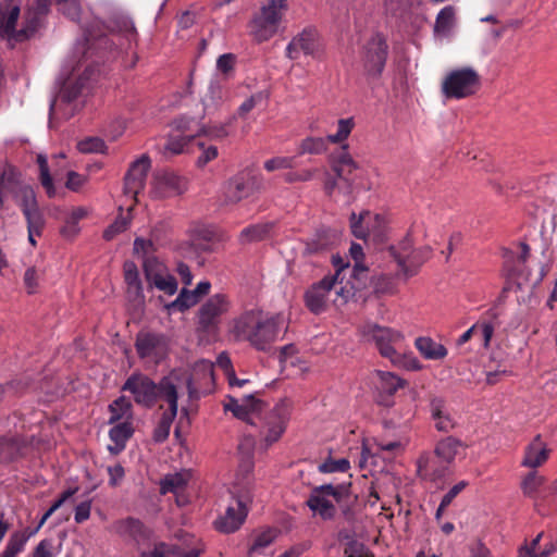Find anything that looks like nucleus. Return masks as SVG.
<instances>
[{
	"label": "nucleus",
	"mask_w": 557,
	"mask_h": 557,
	"mask_svg": "<svg viewBox=\"0 0 557 557\" xmlns=\"http://www.w3.org/2000/svg\"><path fill=\"white\" fill-rule=\"evenodd\" d=\"M283 327L284 318L281 313L272 314L255 309L234 321L233 332L256 349L265 350L278 339Z\"/></svg>",
	"instance_id": "f257e3e1"
},
{
	"label": "nucleus",
	"mask_w": 557,
	"mask_h": 557,
	"mask_svg": "<svg viewBox=\"0 0 557 557\" xmlns=\"http://www.w3.org/2000/svg\"><path fill=\"white\" fill-rule=\"evenodd\" d=\"M359 287L360 284L351 281L344 282L342 269H339L334 275L323 277L307 290L306 305L314 313L326 310L331 304L342 307L355 296Z\"/></svg>",
	"instance_id": "f03ea898"
},
{
	"label": "nucleus",
	"mask_w": 557,
	"mask_h": 557,
	"mask_svg": "<svg viewBox=\"0 0 557 557\" xmlns=\"http://www.w3.org/2000/svg\"><path fill=\"white\" fill-rule=\"evenodd\" d=\"M330 165L332 172L324 166L322 168V186L325 194L333 196L338 189V181H342L344 185L339 190L346 196H351L357 189L351 176L360 169V165L352 158L347 146H344L339 152L330 157Z\"/></svg>",
	"instance_id": "7ed1b4c3"
},
{
	"label": "nucleus",
	"mask_w": 557,
	"mask_h": 557,
	"mask_svg": "<svg viewBox=\"0 0 557 557\" xmlns=\"http://www.w3.org/2000/svg\"><path fill=\"white\" fill-rule=\"evenodd\" d=\"M292 413V404L282 399L268 411H263L261 419L257 420L259 426L260 445L268 449L278 442L286 431Z\"/></svg>",
	"instance_id": "20e7f679"
},
{
	"label": "nucleus",
	"mask_w": 557,
	"mask_h": 557,
	"mask_svg": "<svg viewBox=\"0 0 557 557\" xmlns=\"http://www.w3.org/2000/svg\"><path fill=\"white\" fill-rule=\"evenodd\" d=\"M481 88V76L472 66L449 71L441 85V91L447 99H463L475 95Z\"/></svg>",
	"instance_id": "39448f33"
},
{
	"label": "nucleus",
	"mask_w": 557,
	"mask_h": 557,
	"mask_svg": "<svg viewBox=\"0 0 557 557\" xmlns=\"http://www.w3.org/2000/svg\"><path fill=\"white\" fill-rule=\"evenodd\" d=\"M182 380L177 373H170L161 380V399L166 401L169 409L162 414L159 425L154 430L153 438L163 442L168 438L171 425L177 414V398Z\"/></svg>",
	"instance_id": "423d86ee"
},
{
	"label": "nucleus",
	"mask_w": 557,
	"mask_h": 557,
	"mask_svg": "<svg viewBox=\"0 0 557 557\" xmlns=\"http://www.w3.org/2000/svg\"><path fill=\"white\" fill-rule=\"evenodd\" d=\"M394 258L397 261L399 272L406 278L417 274L419 268L432 256V248L428 245L413 247L410 238L401 240L393 248Z\"/></svg>",
	"instance_id": "0eeeda50"
},
{
	"label": "nucleus",
	"mask_w": 557,
	"mask_h": 557,
	"mask_svg": "<svg viewBox=\"0 0 557 557\" xmlns=\"http://www.w3.org/2000/svg\"><path fill=\"white\" fill-rule=\"evenodd\" d=\"M366 341L373 343L383 358L391 360L401 348L405 336L400 331L375 323L366 324L361 330Z\"/></svg>",
	"instance_id": "6e6552de"
},
{
	"label": "nucleus",
	"mask_w": 557,
	"mask_h": 557,
	"mask_svg": "<svg viewBox=\"0 0 557 557\" xmlns=\"http://www.w3.org/2000/svg\"><path fill=\"white\" fill-rule=\"evenodd\" d=\"M346 492L343 486L322 485L315 487L306 504L314 516L327 520L334 517L336 509L335 503H338Z\"/></svg>",
	"instance_id": "1a4fd4ad"
},
{
	"label": "nucleus",
	"mask_w": 557,
	"mask_h": 557,
	"mask_svg": "<svg viewBox=\"0 0 557 557\" xmlns=\"http://www.w3.org/2000/svg\"><path fill=\"white\" fill-rule=\"evenodd\" d=\"M123 391L133 395L137 405L152 407L161 399V382L157 385L151 379L141 373H133L124 383Z\"/></svg>",
	"instance_id": "9d476101"
},
{
	"label": "nucleus",
	"mask_w": 557,
	"mask_h": 557,
	"mask_svg": "<svg viewBox=\"0 0 557 557\" xmlns=\"http://www.w3.org/2000/svg\"><path fill=\"white\" fill-rule=\"evenodd\" d=\"M231 309V300L227 295L219 293L208 298L197 313L198 324L203 331L216 330L221 317Z\"/></svg>",
	"instance_id": "9b49d317"
},
{
	"label": "nucleus",
	"mask_w": 557,
	"mask_h": 557,
	"mask_svg": "<svg viewBox=\"0 0 557 557\" xmlns=\"http://www.w3.org/2000/svg\"><path fill=\"white\" fill-rule=\"evenodd\" d=\"M143 268L150 287H156L169 296L177 292V282L163 262L154 257H149L145 259Z\"/></svg>",
	"instance_id": "f8f14e48"
},
{
	"label": "nucleus",
	"mask_w": 557,
	"mask_h": 557,
	"mask_svg": "<svg viewBox=\"0 0 557 557\" xmlns=\"http://www.w3.org/2000/svg\"><path fill=\"white\" fill-rule=\"evenodd\" d=\"M224 409L231 411L237 419L253 425L257 424L258 419H261V414L264 411V404L253 395H247L242 399L227 396Z\"/></svg>",
	"instance_id": "ddd939ff"
},
{
	"label": "nucleus",
	"mask_w": 557,
	"mask_h": 557,
	"mask_svg": "<svg viewBox=\"0 0 557 557\" xmlns=\"http://www.w3.org/2000/svg\"><path fill=\"white\" fill-rule=\"evenodd\" d=\"M187 182L173 172H158L151 181L150 196L153 199H168L182 195Z\"/></svg>",
	"instance_id": "4468645a"
},
{
	"label": "nucleus",
	"mask_w": 557,
	"mask_h": 557,
	"mask_svg": "<svg viewBox=\"0 0 557 557\" xmlns=\"http://www.w3.org/2000/svg\"><path fill=\"white\" fill-rule=\"evenodd\" d=\"M151 161L146 154L140 156L129 166L124 182V193L133 200L144 189L147 174L150 170Z\"/></svg>",
	"instance_id": "2eb2a0df"
},
{
	"label": "nucleus",
	"mask_w": 557,
	"mask_h": 557,
	"mask_svg": "<svg viewBox=\"0 0 557 557\" xmlns=\"http://www.w3.org/2000/svg\"><path fill=\"white\" fill-rule=\"evenodd\" d=\"M21 13L18 0H3L0 2V35H16L15 25ZM37 27L33 21H27L25 28L17 35H27L29 32H36Z\"/></svg>",
	"instance_id": "dca6fc26"
},
{
	"label": "nucleus",
	"mask_w": 557,
	"mask_h": 557,
	"mask_svg": "<svg viewBox=\"0 0 557 557\" xmlns=\"http://www.w3.org/2000/svg\"><path fill=\"white\" fill-rule=\"evenodd\" d=\"M387 57V44L383 37H371L364 45V67L372 76L381 75Z\"/></svg>",
	"instance_id": "f3484780"
},
{
	"label": "nucleus",
	"mask_w": 557,
	"mask_h": 557,
	"mask_svg": "<svg viewBox=\"0 0 557 557\" xmlns=\"http://www.w3.org/2000/svg\"><path fill=\"white\" fill-rule=\"evenodd\" d=\"M248 499V495L233 498L227 506L225 513L216 520V529L225 533L236 531L243 524L247 516Z\"/></svg>",
	"instance_id": "a211bd4d"
},
{
	"label": "nucleus",
	"mask_w": 557,
	"mask_h": 557,
	"mask_svg": "<svg viewBox=\"0 0 557 557\" xmlns=\"http://www.w3.org/2000/svg\"><path fill=\"white\" fill-rule=\"evenodd\" d=\"M135 347L140 358L153 361H158L166 352V342L164 337L146 331L138 333Z\"/></svg>",
	"instance_id": "6ab92c4d"
},
{
	"label": "nucleus",
	"mask_w": 557,
	"mask_h": 557,
	"mask_svg": "<svg viewBox=\"0 0 557 557\" xmlns=\"http://www.w3.org/2000/svg\"><path fill=\"white\" fill-rule=\"evenodd\" d=\"M172 373H177L182 380L180 389L183 387L184 383H186L190 397L197 393L198 388H208L213 383V363L206 360L195 363L187 379H184L177 371H173Z\"/></svg>",
	"instance_id": "aec40b11"
},
{
	"label": "nucleus",
	"mask_w": 557,
	"mask_h": 557,
	"mask_svg": "<svg viewBox=\"0 0 557 557\" xmlns=\"http://www.w3.org/2000/svg\"><path fill=\"white\" fill-rule=\"evenodd\" d=\"M417 473L426 481L435 482L444 478L449 470L434 453H422L417 459Z\"/></svg>",
	"instance_id": "412c9836"
},
{
	"label": "nucleus",
	"mask_w": 557,
	"mask_h": 557,
	"mask_svg": "<svg viewBox=\"0 0 557 557\" xmlns=\"http://www.w3.org/2000/svg\"><path fill=\"white\" fill-rule=\"evenodd\" d=\"M429 411L434 423V428L438 432L449 433L456 428V419L447 408L443 398L432 397L429 404Z\"/></svg>",
	"instance_id": "4be33fe9"
},
{
	"label": "nucleus",
	"mask_w": 557,
	"mask_h": 557,
	"mask_svg": "<svg viewBox=\"0 0 557 557\" xmlns=\"http://www.w3.org/2000/svg\"><path fill=\"white\" fill-rule=\"evenodd\" d=\"M16 203L21 207L26 221L44 219L39 210L36 194L28 185H20L13 191Z\"/></svg>",
	"instance_id": "5701e85b"
},
{
	"label": "nucleus",
	"mask_w": 557,
	"mask_h": 557,
	"mask_svg": "<svg viewBox=\"0 0 557 557\" xmlns=\"http://www.w3.org/2000/svg\"><path fill=\"white\" fill-rule=\"evenodd\" d=\"M550 453L552 449L542 440L541 435H536L525 447L521 465L531 469L539 468L548 460Z\"/></svg>",
	"instance_id": "b1692460"
},
{
	"label": "nucleus",
	"mask_w": 557,
	"mask_h": 557,
	"mask_svg": "<svg viewBox=\"0 0 557 557\" xmlns=\"http://www.w3.org/2000/svg\"><path fill=\"white\" fill-rule=\"evenodd\" d=\"M253 183L251 178L237 175L231 178L224 186V198L227 203H236L253 194Z\"/></svg>",
	"instance_id": "393cba45"
},
{
	"label": "nucleus",
	"mask_w": 557,
	"mask_h": 557,
	"mask_svg": "<svg viewBox=\"0 0 557 557\" xmlns=\"http://www.w3.org/2000/svg\"><path fill=\"white\" fill-rule=\"evenodd\" d=\"M285 9L286 0H270L269 3L261 9V13L256 18V23L261 30L275 32L276 24L281 20L282 12Z\"/></svg>",
	"instance_id": "a878e982"
},
{
	"label": "nucleus",
	"mask_w": 557,
	"mask_h": 557,
	"mask_svg": "<svg viewBox=\"0 0 557 557\" xmlns=\"http://www.w3.org/2000/svg\"><path fill=\"white\" fill-rule=\"evenodd\" d=\"M466 449L462 441L454 436H447L440 440L435 447L434 454L440 457L441 461L449 469L456 458Z\"/></svg>",
	"instance_id": "bb28decb"
},
{
	"label": "nucleus",
	"mask_w": 557,
	"mask_h": 557,
	"mask_svg": "<svg viewBox=\"0 0 557 557\" xmlns=\"http://www.w3.org/2000/svg\"><path fill=\"white\" fill-rule=\"evenodd\" d=\"M91 209L89 207L81 206L72 208L64 218V223L60 228V233L67 239H73L79 232V222L89 216Z\"/></svg>",
	"instance_id": "cd10ccee"
},
{
	"label": "nucleus",
	"mask_w": 557,
	"mask_h": 557,
	"mask_svg": "<svg viewBox=\"0 0 557 557\" xmlns=\"http://www.w3.org/2000/svg\"><path fill=\"white\" fill-rule=\"evenodd\" d=\"M320 51V46L314 37H293L287 46V55L298 59L301 55H314Z\"/></svg>",
	"instance_id": "c85d7f7f"
},
{
	"label": "nucleus",
	"mask_w": 557,
	"mask_h": 557,
	"mask_svg": "<svg viewBox=\"0 0 557 557\" xmlns=\"http://www.w3.org/2000/svg\"><path fill=\"white\" fill-rule=\"evenodd\" d=\"M414 346L426 360H441L447 356L446 347L428 336L416 338Z\"/></svg>",
	"instance_id": "c756f323"
},
{
	"label": "nucleus",
	"mask_w": 557,
	"mask_h": 557,
	"mask_svg": "<svg viewBox=\"0 0 557 557\" xmlns=\"http://www.w3.org/2000/svg\"><path fill=\"white\" fill-rule=\"evenodd\" d=\"M191 479V472L189 470H182L180 472L170 473L165 475L160 482V492L162 494L182 493Z\"/></svg>",
	"instance_id": "7c9ffc66"
},
{
	"label": "nucleus",
	"mask_w": 557,
	"mask_h": 557,
	"mask_svg": "<svg viewBox=\"0 0 557 557\" xmlns=\"http://www.w3.org/2000/svg\"><path fill=\"white\" fill-rule=\"evenodd\" d=\"M379 215L371 213L370 211H362L359 215L352 213L350 218V227L352 234L357 238L366 239L374 223L377 221Z\"/></svg>",
	"instance_id": "2f4dec72"
},
{
	"label": "nucleus",
	"mask_w": 557,
	"mask_h": 557,
	"mask_svg": "<svg viewBox=\"0 0 557 557\" xmlns=\"http://www.w3.org/2000/svg\"><path fill=\"white\" fill-rule=\"evenodd\" d=\"M132 434L133 426L131 421H124L122 423L115 424L109 432L110 440L114 443L113 446H109V450L114 454L122 451Z\"/></svg>",
	"instance_id": "473e14b6"
},
{
	"label": "nucleus",
	"mask_w": 557,
	"mask_h": 557,
	"mask_svg": "<svg viewBox=\"0 0 557 557\" xmlns=\"http://www.w3.org/2000/svg\"><path fill=\"white\" fill-rule=\"evenodd\" d=\"M108 29L113 33L132 34L136 32L133 18L124 11L114 10L108 18Z\"/></svg>",
	"instance_id": "72a5a7b5"
},
{
	"label": "nucleus",
	"mask_w": 557,
	"mask_h": 557,
	"mask_svg": "<svg viewBox=\"0 0 557 557\" xmlns=\"http://www.w3.org/2000/svg\"><path fill=\"white\" fill-rule=\"evenodd\" d=\"M35 534L36 531H18L12 533L0 557H16L24 549L29 537Z\"/></svg>",
	"instance_id": "f704fd0d"
},
{
	"label": "nucleus",
	"mask_w": 557,
	"mask_h": 557,
	"mask_svg": "<svg viewBox=\"0 0 557 557\" xmlns=\"http://www.w3.org/2000/svg\"><path fill=\"white\" fill-rule=\"evenodd\" d=\"M109 423H115L120 420L129 421L133 417V406L125 396H120L109 406Z\"/></svg>",
	"instance_id": "c9c22d12"
},
{
	"label": "nucleus",
	"mask_w": 557,
	"mask_h": 557,
	"mask_svg": "<svg viewBox=\"0 0 557 557\" xmlns=\"http://www.w3.org/2000/svg\"><path fill=\"white\" fill-rule=\"evenodd\" d=\"M96 76L97 70L94 66L87 65L82 70V64L77 63V65L73 66L69 72L67 81L69 83L75 81L76 91L79 92L89 82L94 81Z\"/></svg>",
	"instance_id": "e433bc0d"
},
{
	"label": "nucleus",
	"mask_w": 557,
	"mask_h": 557,
	"mask_svg": "<svg viewBox=\"0 0 557 557\" xmlns=\"http://www.w3.org/2000/svg\"><path fill=\"white\" fill-rule=\"evenodd\" d=\"M123 272L128 293L134 294L135 297H143V284L137 265L133 261H126Z\"/></svg>",
	"instance_id": "4c0bfd02"
},
{
	"label": "nucleus",
	"mask_w": 557,
	"mask_h": 557,
	"mask_svg": "<svg viewBox=\"0 0 557 557\" xmlns=\"http://www.w3.org/2000/svg\"><path fill=\"white\" fill-rule=\"evenodd\" d=\"M277 534L278 532L273 529H269L257 534L249 549V557H258L259 555L265 554V550L275 541Z\"/></svg>",
	"instance_id": "58836bf2"
},
{
	"label": "nucleus",
	"mask_w": 557,
	"mask_h": 557,
	"mask_svg": "<svg viewBox=\"0 0 557 557\" xmlns=\"http://www.w3.org/2000/svg\"><path fill=\"white\" fill-rule=\"evenodd\" d=\"M395 367L408 371H420L423 366L412 351L397 350L389 360Z\"/></svg>",
	"instance_id": "ea45409f"
},
{
	"label": "nucleus",
	"mask_w": 557,
	"mask_h": 557,
	"mask_svg": "<svg viewBox=\"0 0 557 557\" xmlns=\"http://www.w3.org/2000/svg\"><path fill=\"white\" fill-rule=\"evenodd\" d=\"M44 273V270L37 265L26 268L23 275V284L28 295H35L39 292Z\"/></svg>",
	"instance_id": "a19ab883"
},
{
	"label": "nucleus",
	"mask_w": 557,
	"mask_h": 557,
	"mask_svg": "<svg viewBox=\"0 0 557 557\" xmlns=\"http://www.w3.org/2000/svg\"><path fill=\"white\" fill-rule=\"evenodd\" d=\"M327 139L317 136H308L304 138L299 145L298 150L300 154H322L327 150Z\"/></svg>",
	"instance_id": "79ce46f5"
},
{
	"label": "nucleus",
	"mask_w": 557,
	"mask_h": 557,
	"mask_svg": "<svg viewBox=\"0 0 557 557\" xmlns=\"http://www.w3.org/2000/svg\"><path fill=\"white\" fill-rule=\"evenodd\" d=\"M198 300L199 299L196 296L195 292L183 288L178 296L176 297V299L168 304L165 308L169 312H172L174 310L185 311L190 307L195 306L198 302Z\"/></svg>",
	"instance_id": "37998d69"
},
{
	"label": "nucleus",
	"mask_w": 557,
	"mask_h": 557,
	"mask_svg": "<svg viewBox=\"0 0 557 557\" xmlns=\"http://www.w3.org/2000/svg\"><path fill=\"white\" fill-rule=\"evenodd\" d=\"M37 163L39 165V180L45 188L47 195L49 198H53L57 195V189L53 184V180L50 175L49 166H48V160L45 154H38L37 156Z\"/></svg>",
	"instance_id": "c03bdc74"
},
{
	"label": "nucleus",
	"mask_w": 557,
	"mask_h": 557,
	"mask_svg": "<svg viewBox=\"0 0 557 557\" xmlns=\"http://www.w3.org/2000/svg\"><path fill=\"white\" fill-rule=\"evenodd\" d=\"M270 233V225L256 224L244 228L240 232L239 240L243 244H250L264 239Z\"/></svg>",
	"instance_id": "a18cd8bd"
},
{
	"label": "nucleus",
	"mask_w": 557,
	"mask_h": 557,
	"mask_svg": "<svg viewBox=\"0 0 557 557\" xmlns=\"http://www.w3.org/2000/svg\"><path fill=\"white\" fill-rule=\"evenodd\" d=\"M322 172L319 168H305L298 171H289L284 174V181L288 184L307 183L314 180Z\"/></svg>",
	"instance_id": "49530a36"
},
{
	"label": "nucleus",
	"mask_w": 557,
	"mask_h": 557,
	"mask_svg": "<svg viewBox=\"0 0 557 557\" xmlns=\"http://www.w3.org/2000/svg\"><path fill=\"white\" fill-rule=\"evenodd\" d=\"M355 127V121L352 117L341 119L337 122V131L335 134H331L326 139L332 144H341L347 140Z\"/></svg>",
	"instance_id": "de8ad7c7"
},
{
	"label": "nucleus",
	"mask_w": 557,
	"mask_h": 557,
	"mask_svg": "<svg viewBox=\"0 0 557 557\" xmlns=\"http://www.w3.org/2000/svg\"><path fill=\"white\" fill-rule=\"evenodd\" d=\"M376 376L380 381L381 387L385 389L389 395L405 386V382L392 372L376 371Z\"/></svg>",
	"instance_id": "09e8293b"
},
{
	"label": "nucleus",
	"mask_w": 557,
	"mask_h": 557,
	"mask_svg": "<svg viewBox=\"0 0 557 557\" xmlns=\"http://www.w3.org/2000/svg\"><path fill=\"white\" fill-rule=\"evenodd\" d=\"M455 22V11L453 7H445L440 11L434 25L435 33H447L451 29Z\"/></svg>",
	"instance_id": "8fccbe9b"
},
{
	"label": "nucleus",
	"mask_w": 557,
	"mask_h": 557,
	"mask_svg": "<svg viewBox=\"0 0 557 557\" xmlns=\"http://www.w3.org/2000/svg\"><path fill=\"white\" fill-rule=\"evenodd\" d=\"M77 149L83 153H106L108 147L99 137H87L77 143Z\"/></svg>",
	"instance_id": "3c124183"
},
{
	"label": "nucleus",
	"mask_w": 557,
	"mask_h": 557,
	"mask_svg": "<svg viewBox=\"0 0 557 557\" xmlns=\"http://www.w3.org/2000/svg\"><path fill=\"white\" fill-rule=\"evenodd\" d=\"M351 258L355 260V267L351 276L359 283L361 276L367 272V268L362 263L363 250L359 244H351L349 249Z\"/></svg>",
	"instance_id": "603ef678"
},
{
	"label": "nucleus",
	"mask_w": 557,
	"mask_h": 557,
	"mask_svg": "<svg viewBox=\"0 0 557 557\" xmlns=\"http://www.w3.org/2000/svg\"><path fill=\"white\" fill-rule=\"evenodd\" d=\"M194 137L195 134L170 136L164 149L172 154L182 153Z\"/></svg>",
	"instance_id": "864d4df0"
},
{
	"label": "nucleus",
	"mask_w": 557,
	"mask_h": 557,
	"mask_svg": "<svg viewBox=\"0 0 557 557\" xmlns=\"http://www.w3.org/2000/svg\"><path fill=\"white\" fill-rule=\"evenodd\" d=\"M224 101V91L220 84L213 82L209 85L208 92L202 102L206 108L215 107Z\"/></svg>",
	"instance_id": "5fc2aeb1"
},
{
	"label": "nucleus",
	"mask_w": 557,
	"mask_h": 557,
	"mask_svg": "<svg viewBox=\"0 0 557 557\" xmlns=\"http://www.w3.org/2000/svg\"><path fill=\"white\" fill-rule=\"evenodd\" d=\"M541 537L542 533L537 534V536L533 539L530 544L522 547L520 549V557H547L552 549L541 548L539 546Z\"/></svg>",
	"instance_id": "6e6d98bb"
},
{
	"label": "nucleus",
	"mask_w": 557,
	"mask_h": 557,
	"mask_svg": "<svg viewBox=\"0 0 557 557\" xmlns=\"http://www.w3.org/2000/svg\"><path fill=\"white\" fill-rule=\"evenodd\" d=\"M349 468L350 463L346 458H329L318 467L319 471L322 473L346 472Z\"/></svg>",
	"instance_id": "4d7b16f0"
},
{
	"label": "nucleus",
	"mask_w": 557,
	"mask_h": 557,
	"mask_svg": "<svg viewBox=\"0 0 557 557\" xmlns=\"http://www.w3.org/2000/svg\"><path fill=\"white\" fill-rule=\"evenodd\" d=\"M475 337L480 338L485 349L490 347L491 339L494 335V326L487 321H478L474 323Z\"/></svg>",
	"instance_id": "13d9d810"
},
{
	"label": "nucleus",
	"mask_w": 557,
	"mask_h": 557,
	"mask_svg": "<svg viewBox=\"0 0 557 557\" xmlns=\"http://www.w3.org/2000/svg\"><path fill=\"white\" fill-rule=\"evenodd\" d=\"M294 157L277 156L267 160L263 164L268 172L292 169L294 165Z\"/></svg>",
	"instance_id": "bf43d9fd"
},
{
	"label": "nucleus",
	"mask_w": 557,
	"mask_h": 557,
	"mask_svg": "<svg viewBox=\"0 0 557 557\" xmlns=\"http://www.w3.org/2000/svg\"><path fill=\"white\" fill-rule=\"evenodd\" d=\"M59 11L72 21H76L81 16V3L79 0H57Z\"/></svg>",
	"instance_id": "052dcab7"
},
{
	"label": "nucleus",
	"mask_w": 557,
	"mask_h": 557,
	"mask_svg": "<svg viewBox=\"0 0 557 557\" xmlns=\"http://www.w3.org/2000/svg\"><path fill=\"white\" fill-rule=\"evenodd\" d=\"M200 134L213 139H223L231 134V121L224 124H214L208 127H200Z\"/></svg>",
	"instance_id": "680f3d73"
},
{
	"label": "nucleus",
	"mask_w": 557,
	"mask_h": 557,
	"mask_svg": "<svg viewBox=\"0 0 557 557\" xmlns=\"http://www.w3.org/2000/svg\"><path fill=\"white\" fill-rule=\"evenodd\" d=\"M113 529L120 535L134 534L135 532H138L140 530V522L139 520L134 518H126L116 521L113 524Z\"/></svg>",
	"instance_id": "e2e57ef3"
},
{
	"label": "nucleus",
	"mask_w": 557,
	"mask_h": 557,
	"mask_svg": "<svg viewBox=\"0 0 557 557\" xmlns=\"http://www.w3.org/2000/svg\"><path fill=\"white\" fill-rule=\"evenodd\" d=\"M196 126V122L187 117H180L173 123L174 129L181 133L180 135L195 134V137L200 134V127Z\"/></svg>",
	"instance_id": "0e129e2a"
},
{
	"label": "nucleus",
	"mask_w": 557,
	"mask_h": 557,
	"mask_svg": "<svg viewBox=\"0 0 557 557\" xmlns=\"http://www.w3.org/2000/svg\"><path fill=\"white\" fill-rule=\"evenodd\" d=\"M129 225V218L127 215H120L115 219V221L108 226L104 231L103 236L106 239H112L116 234L122 233L127 230Z\"/></svg>",
	"instance_id": "69168bd1"
},
{
	"label": "nucleus",
	"mask_w": 557,
	"mask_h": 557,
	"mask_svg": "<svg viewBox=\"0 0 557 557\" xmlns=\"http://www.w3.org/2000/svg\"><path fill=\"white\" fill-rule=\"evenodd\" d=\"M200 554V549L193 548L182 556L175 555V553L164 543H160L156 545L154 550L152 553L153 557H198Z\"/></svg>",
	"instance_id": "338daca9"
},
{
	"label": "nucleus",
	"mask_w": 557,
	"mask_h": 557,
	"mask_svg": "<svg viewBox=\"0 0 557 557\" xmlns=\"http://www.w3.org/2000/svg\"><path fill=\"white\" fill-rule=\"evenodd\" d=\"M545 482V478L540 475L537 472L529 473L523 482L522 490L525 494L535 493Z\"/></svg>",
	"instance_id": "774afa93"
}]
</instances>
